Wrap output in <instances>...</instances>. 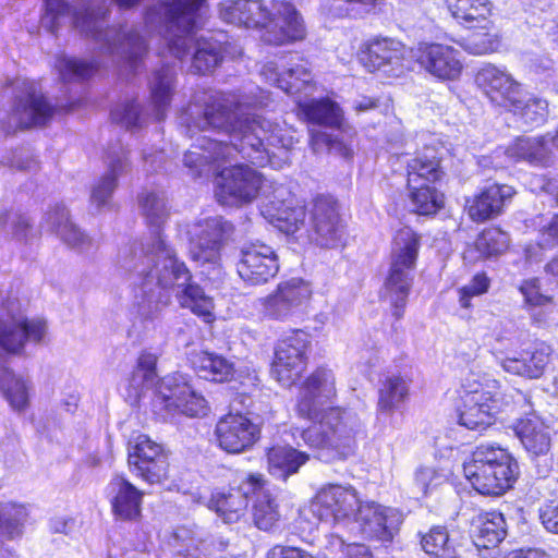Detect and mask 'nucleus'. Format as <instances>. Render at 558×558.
Returning a JSON list of instances; mask_svg holds the SVG:
<instances>
[{
  "mask_svg": "<svg viewBox=\"0 0 558 558\" xmlns=\"http://www.w3.org/2000/svg\"><path fill=\"white\" fill-rule=\"evenodd\" d=\"M302 393L298 397L295 412L299 417L312 423L302 428L300 437L315 456L326 462L344 461L357 448L356 430L348 421L344 407L319 408V399L331 401L337 398L336 377L332 369L322 364L316 366L298 383Z\"/></svg>",
  "mask_w": 558,
  "mask_h": 558,
  "instance_id": "nucleus-1",
  "label": "nucleus"
},
{
  "mask_svg": "<svg viewBox=\"0 0 558 558\" xmlns=\"http://www.w3.org/2000/svg\"><path fill=\"white\" fill-rule=\"evenodd\" d=\"M221 15L228 23L258 29L268 46H290L307 37L302 13L289 0H234L221 10Z\"/></svg>",
  "mask_w": 558,
  "mask_h": 558,
  "instance_id": "nucleus-2",
  "label": "nucleus"
},
{
  "mask_svg": "<svg viewBox=\"0 0 558 558\" xmlns=\"http://www.w3.org/2000/svg\"><path fill=\"white\" fill-rule=\"evenodd\" d=\"M230 135L236 141L235 145L207 138L199 146L204 153L187 151L184 155V163L189 168H196L226 162L236 149L252 163L264 166L270 160L269 147L279 142L271 123L259 117L235 119Z\"/></svg>",
  "mask_w": 558,
  "mask_h": 558,
  "instance_id": "nucleus-3",
  "label": "nucleus"
},
{
  "mask_svg": "<svg viewBox=\"0 0 558 558\" xmlns=\"http://www.w3.org/2000/svg\"><path fill=\"white\" fill-rule=\"evenodd\" d=\"M465 478L482 495L501 496L520 476L515 457L506 448L480 445L462 463Z\"/></svg>",
  "mask_w": 558,
  "mask_h": 558,
  "instance_id": "nucleus-4",
  "label": "nucleus"
},
{
  "mask_svg": "<svg viewBox=\"0 0 558 558\" xmlns=\"http://www.w3.org/2000/svg\"><path fill=\"white\" fill-rule=\"evenodd\" d=\"M395 250L383 283L384 298L388 300L396 320L403 318L408 298L412 291L413 271L416 268L422 235L409 226L399 228L393 235Z\"/></svg>",
  "mask_w": 558,
  "mask_h": 558,
  "instance_id": "nucleus-5",
  "label": "nucleus"
},
{
  "mask_svg": "<svg viewBox=\"0 0 558 558\" xmlns=\"http://www.w3.org/2000/svg\"><path fill=\"white\" fill-rule=\"evenodd\" d=\"M205 0H159L145 12V24L159 28L168 40L169 52L182 60L187 56L189 38L199 24V10Z\"/></svg>",
  "mask_w": 558,
  "mask_h": 558,
  "instance_id": "nucleus-6",
  "label": "nucleus"
},
{
  "mask_svg": "<svg viewBox=\"0 0 558 558\" xmlns=\"http://www.w3.org/2000/svg\"><path fill=\"white\" fill-rule=\"evenodd\" d=\"M109 15V10L102 7H95L88 3L83 10L77 9L73 13V24L90 36L96 41H104L109 51L122 48L126 51L128 63L135 69L137 62H142L148 52V46L136 31L123 32L121 27H102Z\"/></svg>",
  "mask_w": 558,
  "mask_h": 558,
  "instance_id": "nucleus-7",
  "label": "nucleus"
},
{
  "mask_svg": "<svg viewBox=\"0 0 558 558\" xmlns=\"http://www.w3.org/2000/svg\"><path fill=\"white\" fill-rule=\"evenodd\" d=\"M154 402L162 413L171 417L202 418L210 411L204 395L185 375L178 372L158 381Z\"/></svg>",
  "mask_w": 558,
  "mask_h": 558,
  "instance_id": "nucleus-8",
  "label": "nucleus"
},
{
  "mask_svg": "<svg viewBox=\"0 0 558 558\" xmlns=\"http://www.w3.org/2000/svg\"><path fill=\"white\" fill-rule=\"evenodd\" d=\"M312 335L304 328H291L275 343L269 365L270 376L281 386L292 387L303 377L308 365Z\"/></svg>",
  "mask_w": 558,
  "mask_h": 558,
  "instance_id": "nucleus-9",
  "label": "nucleus"
},
{
  "mask_svg": "<svg viewBox=\"0 0 558 558\" xmlns=\"http://www.w3.org/2000/svg\"><path fill=\"white\" fill-rule=\"evenodd\" d=\"M129 471L148 485H163L171 478L170 451L149 435H132L126 445Z\"/></svg>",
  "mask_w": 558,
  "mask_h": 558,
  "instance_id": "nucleus-10",
  "label": "nucleus"
},
{
  "mask_svg": "<svg viewBox=\"0 0 558 558\" xmlns=\"http://www.w3.org/2000/svg\"><path fill=\"white\" fill-rule=\"evenodd\" d=\"M458 393L461 400L458 423L471 430L486 429L504 407L502 395L485 389L474 374L462 379Z\"/></svg>",
  "mask_w": 558,
  "mask_h": 558,
  "instance_id": "nucleus-11",
  "label": "nucleus"
},
{
  "mask_svg": "<svg viewBox=\"0 0 558 558\" xmlns=\"http://www.w3.org/2000/svg\"><path fill=\"white\" fill-rule=\"evenodd\" d=\"M356 60L371 74L381 71L388 76L401 77L411 70L407 46L390 36L373 35L364 39L356 51Z\"/></svg>",
  "mask_w": 558,
  "mask_h": 558,
  "instance_id": "nucleus-12",
  "label": "nucleus"
},
{
  "mask_svg": "<svg viewBox=\"0 0 558 558\" xmlns=\"http://www.w3.org/2000/svg\"><path fill=\"white\" fill-rule=\"evenodd\" d=\"M159 250L162 255H145L140 262L138 286L143 290H151L158 287L170 290L180 284H185L194 279L186 263L179 258L175 250L159 240Z\"/></svg>",
  "mask_w": 558,
  "mask_h": 558,
  "instance_id": "nucleus-13",
  "label": "nucleus"
},
{
  "mask_svg": "<svg viewBox=\"0 0 558 558\" xmlns=\"http://www.w3.org/2000/svg\"><path fill=\"white\" fill-rule=\"evenodd\" d=\"M314 291L310 281L293 277L280 281L266 296L260 299L262 316L268 320L287 322L295 313L306 310Z\"/></svg>",
  "mask_w": 558,
  "mask_h": 558,
  "instance_id": "nucleus-14",
  "label": "nucleus"
},
{
  "mask_svg": "<svg viewBox=\"0 0 558 558\" xmlns=\"http://www.w3.org/2000/svg\"><path fill=\"white\" fill-rule=\"evenodd\" d=\"M267 480L262 473H248L238 486L219 488L211 492L207 508L223 522H239L247 512L250 494L257 495L265 489Z\"/></svg>",
  "mask_w": 558,
  "mask_h": 558,
  "instance_id": "nucleus-15",
  "label": "nucleus"
},
{
  "mask_svg": "<svg viewBox=\"0 0 558 558\" xmlns=\"http://www.w3.org/2000/svg\"><path fill=\"white\" fill-rule=\"evenodd\" d=\"M214 437L217 447L228 454L252 450L262 438V428L246 413L229 411L216 421Z\"/></svg>",
  "mask_w": 558,
  "mask_h": 558,
  "instance_id": "nucleus-16",
  "label": "nucleus"
},
{
  "mask_svg": "<svg viewBox=\"0 0 558 558\" xmlns=\"http://www.w3.org/2000/svg\"><path fill=\"white\" fill-rule=\"evenodd\" d=\"M263 184L262 173L247 165L238 163L218 172L216 195L222 205H243L257 197Z\"/></svg>",
  "mask_w": 558,
  "mask_h": 558,
  "instance_id": "nucleus-17",
  "label": "nucleus"
},
{
  "mask_svg": "<svg viewBox=\"0 0 558 558\" xmlns=\"http://www.w3.org/2000/svg\"><path fill=\"white\" fill-rule=\"evenodd\" d=\"M305 236L320 247L337 246L343 234L338 202L331 195L319 194L312 199Z\"/></svg>",
  "mask_w": 558,
  "mask_h": 558,
  "instance_id": "nucleus-18",
  "label": "nucleus"
},
{
  "mask_svg": "<svg viewBox=\"0 0 558 558\" xmlns=\"http://www.w3.org/2000/svg\"><path fill=\"white\" fill-rule=\"evenodd\" d=\"M514 434L526 450L531 468L538 478H546L554 466L550 452V437L543 422L534 414L519 418L514 424Z\"/></svg>",
  "mask_w": 558,
  "mask_h": 558,
  "instance_id": "nucleus-19",
  "label": "nucleus"
},
{
  "mask_svg": "<svg viewBox=\"0 0 558 558\" xmlns=\"http://www.w3.org/2000/svg\"><path fill=\"white\" fill-rule=\"evenodd\" d=\"M280 269L276 251L263 242L244 245L236 262V272L251 286H260L275 278Z\"/></svg>",
  "mask_w": 558,
  "mask_h": 558,
  "instance_id": "nucleus-20",
  "label": "nucleus"
},
{
  "mask_svg": "<svg viewBox=\"0 0 558 558\" xmlns=\"http://www.w3.org/2000/svg\"><path fill=\"white\" fill-rule=\"evenodd\" d=\"M364 501L352 485L328 484L315 496V506L319 517L333 522L354 519Z\"/></svg>",
  "mask_w": 558,
  "mask_h": 558,
  "instance_id": "nucleus-21",
  "label": "nucleus"
},
{
  "mask_svg": "<svg viewBox=\"0 0 558 558\" xmlns=\"http://www.w3.org/2000/svg\"><path fill=\"white\" fill-rule=\"evenodd\" d=\"M549 150L548 134L539 137L521 136L508 147H498L492 156L483 157L481 163L487 166L489 160L492 167L496 169L507 168L519 161L541 165L547 161Z\"/></svg>",
  "mask_w": 558,
  "mask_h": 558,
  "instance_id": "nucleus-22",
  "label": "nucleus"
},
{
  "mask_svg": "<svg viewBox=\"0 0 558 558\" xmlns=\"http://www.w3.org/2000/svg\"><path fill=\"white\" fill-rule=\"evenodd\" d=\"M59 111L57 105L41 92L31 88L15 98L12 116L16 120V129L24 131L44 128Z\"/></svg>",
  "mask_w": 558,
  "mask_h": 558,
  "instance_id": "nucleus-23",
  "label": "nucleus"
},
{
  "mask_svg": "<svg viewBox=\"0 0 558 558\" xmlns=\"http://www.w3.org/2000/svg\"><path fill=\"white\" fill-rule=\"evenodd\" d=\"M475 83L493 104L508 108L520 95V84L507 72L492 63L485 64L475 75Z\"/></svg>",
  "mask_w": 558,
  "mask_h": 558,
  "instance_id": "nucleus-24",
  "label": "nucleus"
},
{
  "mask_svg": "<svg viewBox=\"0 0 558 558\" xmlns=\"http://www.w3.org/2000/svg\"><path fill=\"white\" fill-rule=\"evenodd\" d=\"M395 510L376 501H364L353 519L367 541L391 543L396 527L392 524Z\"/></svg>",
  "mask_w": 558,
  "mask_h": 558,
  "instance_id": "nucleus-25",
  "label": "nucleus"
},
{
  "mask_svg": "<svg viewBox=\"0 0 558 558\" xmlns=\"http://www.w3.org/2000/svg\"><path fill=\"white\" fill-rule=\"evenodd\" d=\"M46 333L43 319L12 318L0 323V347L8 353L20 354L27 342L39 343Z\"/></svg>",
  "mask_w": 558,
  "mask_h": 558,
  "instance_id": "nucleus-26",
  "label": "nucleus"
},
{
  "mask_svg": "<svg viewBox=\"0 0 558 558\" xmlns=\"http://www.w3.org/2000/svg\"><path fill=\"white\" fill-rule=\"evenodd\" d=\"M111 512L116 521L137 522L142 519L144 492L124 475H116L110 481Z\"/></svg>",
  "mask_w": 558,
  "mask_h": 558,
  "instance_id": "nucleus-27",
  "label": "nucleus"
},
{
  "mask_svg": "<svg viewBox=\"0 0 558 558\" xmlns=\"http://www.w3.org/2000/svg\"><path fill=\"white\" fill-rule=\"evenodd\" d=\"M513 194V187L507 184L486 186L472 201H466L468 214L476 222L493 219L502 211Z\"/></svg>",
  "mask_w": 558,
  "mask_h": 558,
  "instance_id": "nucleus-28",
  "label": "nucleus"
},
{
  "mask_svg": "<svg viewBox=\"0 0 558 558\" xmlns=\"http://www.w3.org/2000/svg\"><path fill=\"white\" fill-rule=\"evenodd\" d=\"M298 111L310 124L343 130L344 113L340 105L329 97L312 98L298 102Z\"/></svg>",
  "mask_w": 558,
  "mask_h": 558,
  "instance_id": "nucleus-29",
  "label": "nucleus"
},
{
  "mask_svg": "<svg viewBox=\"0 0 558 558\" xmlns=\"http://www.w3.org/2000/svg\"><path fill=\"white\" fill-rule=\"evenodd\" d=\"M265 458L267 471L283 481L299 473L311 457L306 451L299 450L288 444H274L266 448Z\"/></svg>",
  "mask_w": 558,
  "mask_h": 558,
  "instance_id": "nucleus-30",
  "label": "nucleus"
},
{
  "mask_svg": "<svg viewBox=\"0 0 558 558\" xmlns=\"http://www.w3.org/2000/svg\"><path fill=\"white\" fill-rule=\"evenodd\" d=\"M506 535L507 523L501 512L481 513L471 522L470 537L478 550L496 548Z\"/></svg>",
  "mask_w": 558,
  "mask_h": 558,
  "instance_id": "nucleus-31",
  "label": "nucleus"
},
{
  "mask_svg": "<svg viewBox=\"0 0 558 558\" xmlns=\"http://www.w3.org/2000/svg\"><path fill=\"white\" fill-rule=\"evenodd\" d=\"M189 361L194 373L206 381L226 384L234 379V364L220 354L202 350L192 352Z\"/></svg>",
  "mask_w": 558,
  "mask_h": 558,
  "instance_id": "nucleus-32",
  "label": "nucleus"
},
{
  "mask_svg": "<svg viewBox=\"0 0 558 558\" xmlns=\"http://www.w3.org/2000/svg\"><path fill=\"white\" fill-rule=\"evenodd\" d=\"M550 349L545 344H535L512 356H506L501 365L508 373L529 378H538L543 375L548 363Z\"/></svg>",
  "mask_w": 558,
  "mask_h": 558,
  "instance_id": "nucleus-33",
  "label": "nucleus"
},
{
  "mask_svg": "<svg viewBox=\"0 0 558 558\" xmlns=\"http://www.w3.org/2000/svg\"><path fill=\"white\" fill-rule=\"evenodd\" d=\"M223 244L222 229L217 226L204 229L191 241L189 258L201 266L220 265Z\"/></svg>",
  "mask_w": 558,
  "mask_h": 558,
  "instance_id": "nucleus-34",
  "label": "nucleus"
},
{
  "mask_svg": "<svg viewBox=\"0 0 558 558\" xmlns=\"http://www.w3.org/2000/svg\"><path fill=\"white\" fill-rule=\"evenodd\" d=\"M174 86L175 73L168 64L154 72L149 83V98L157 121L165 119L174 96Z\"/></svg>",
  "mask_w": 558,
  "mask_h": 558,
  "instance_id": "nucleus-35",
  "label": "nucleus"
},
{
  "mask_svg": "<svg viewBox=\"0 0 558 558\" xmlns=\"http://www.w3.org/2000/svg\"><path fill=\"white\" fill-rule=\"evenodd\" d=\"M177 300L182 308L189 310L204 323L211 324L215 322L214 300L206 294L204 288L194 279L185 284H180Z\"/></svg>",
  "mask_w": 558,
  "mask_h": 558,
  "instance_id": "nucleus-36",
  "label": "nucleus"
},
{
  "mask_svg": "<svg viewBox=\"0 0 558 558\" xmlns=\"http://www.w3.org/2000/svg\"><path fill=\"white\" fill-rule=\"evenodd\" d=\"M407 185H437L445 178L441 158L436 155L417 154L407 163Z\"/></svg>",
  "mask_w": 558,
  "mask_h": 558,
  "instance_id": "nucleus-37",
  "label": "nucleus"
},
{
  "mask_svg": "<svg viewBox=\"0 0 558 558\" xmlns=\"http://www.w3.org/2000/svg\"><path fill=\"white\" fill-rule=\"evenodd\" d=\"M203 117L207 125L214 129H222L230 133L232 126L235 125L233 116L238 105L230 101L222 93L204 94Z\"/></svg>",
  "mask_w": 558,
  "mask_h": 558,
  "instance_id": "nucleus-38",
  "label": "nucleus"
},
{
  "mask_svg": "<svg viewBox=\"0 0 558 558\" xmlns=\"http://www.w3.org/2000/svg\"><path fill=\"white\" fill-rule=\"evenodd\" d=\"M412 378L401 374H392L385 377L378 389L377 409L383 413H392L399 404L410 397V384Z\"/></svg>",
  "mask_w": 558,
  "mask_h": 558,
  "instance_id": "nucleus-39",
  "label": "nucleus"
},
{
  "mask_svg": "<svg viewBox=\"0 0 558 558\" xmlns=\"http://www.w3.org/2000/svg\"><path fill=\"white\" fill-rule=\"evenodd\" d=\"M226 44L213 37H201L195 43L192 68L197 74L213 73L223 61Z\"/></svg>",
  "mask_w": 558,
  "mask_h": 558,
  "instance_id": "nucleus-40",
  "label": "nucleus"
},
{
  "mask_svg": "<svg viewBox=\"0 0 558 558\" xmlns=\"http://www.w3.org/2000/svg\"><path fill=\"white\" fill-rule=\"evenodd\" d=\"M510 236L500 228H487L477 236L474 247H469L462 254L465 263L473 260L474 254L477 252L485 258H492L505 253L509 246Z\"/></svg>",
  "mask_w": 558,
  "mask_h": 558,
  "instance_id": "nucleus-41",
  "label": "nucleus"
},
{
  "mask_svg": "<svg viewBox=\"0 0 558 558\" xmlns=\"http://www.w3.org/2000/svg\"><path fill=\"white\" fill-rule=\"evenodd\" d=\"M408 198L413 205L412 211L420 216H434L446 204L442 192L434 184L407 185Z\"/></svg>",
  "mask_w": 558,
  "mask_h": 558,
  "instance_id": "nucleus-42",
  "label": "nucleus"
},
{
  "mask_svg": "<svg viewBox=\"0 0 558 558\" xmlns=\"http://www.w3.org/2000/svg\"><path fill=\"white\" fill-rule=\"evenodd\" d=\"M251 515L254 526L259 531L271 533L280 525V507L270 493L254 498Z\"/></svg>",
  "mask_w": 558,
  "mask_h": 558,
  "instance_id": "nucleus-43",
  "label": "nucleus"
},
{
  "mask_svg": "<svg viewBox=\"0 0 558 558\" xmlns=\"http://www.w3.org/2000/svg\"><path fill=\"white\" fill-rule=\"evenodd\" d=\"M418 62L428 72L441 80H450L453 75L452 50L439 44H429L421 49Z\"/></svg>",
  "mask_w": 558,
  "mask_h": 558,
  "instance_id": "nucleus-44",
  "label": "nucleus"
},
{
  "mask_svg": "<svg viewBox=\"0 0 558 558\" xmlns=\"http://www.w3.org/2000/svg\"><path fill=\"white\" fill-rule=\"evenodd\" d=\"M489 13L488 0H456V23L462 29L488 28Z\"/></svg>",
  "mask_w": 558,
  "mask_h": 558,
  "instance_id": "nucleus-45",
  "label": "nucleus"
},
{
  "mask_svg": "<svg viewBox=\"0 0 558 558\" xmlns=\"http://www.w3.org/2000/svg\"><path fill=\"white\" fill-rule=\"evenodd\" d=\"M465 34L456 33V44L471 54H486L497 51L500 40L497 35L490 34L487 28L462 29Z\"/></svg>",
  "mask_w": 558,
  "mask_h": 558,
  "instance_id": "nucleus-46",
  "label": "nucleus"
},
{
  "mask_svg": "<svg viewBox=\"0 0 558 558\" xmlns=\"http://www.w3.org/2000/svg\"><path fill=\"white\" fill-rule=\"evenodd\" d=\"M28 518L26 506L16 502L0 505V535L7 539L19 537Z\"/></svg>",
  "mask_w": 558,
  "mask_h": 558,
  "instance_id": "nucleus-47",
  "label": "nucleus"
},
{
  "mask_svg": "<svg viewBox=\"0 0 558 558\" xmlns=\"http://www.w3.org/2000/svg\"><path fill=\"white\" fill-rule=\"evenodd\" d=\"M547 108L548 104L545 99L533 97L523 101L519 95L515 101L507 109L519 114L527 126L534 128L546 121Z\"/></svg>",
  "mask_w": 558,
  "mask_h": 558,
  "instance_id": "nucleus-48",
  "label": "nucleus"
},
{
  "mask_svg": "<svg viewBox=\"0 0 558 558\" xmlns=\"http://www.w3.org/2000/svg\"><path fill=\"white\" fill-rule=\"evenodd\" d=\"M307 209L303 205L282 206L278 209L272 222L278 230L287 235H295L307 226L305 222Z\"/></svg>",
  "mask_w": 558,
  "mask_h": 558,
  "instance_id": "nucleus-49",
  "label": "nucleus"
},
{
  "mask_svg": "<svg viewBox=\"0 0 558 558\" xmlns=\"http://www.w3.org/2000/svg\"><path fill=\"white\" fill-rule=\"evenodd\" d=\"M50 214L56 220V231L63 242L69 245H78L84 241L83 232L72 222L69 211L64 205H54Z\"/></svg>",
  "mask_w": 558,
  "mask_h": 558,
  "instance_id": "nucleus-50",
  "label": "nucleus"
},
{
  "mask_svg": "<svg viewBox=\"0 0 558 558\" xmlns=\"http://www.w3.org/2000/svg\"><path fill=\"white\" fill-rule=\"evenodd\" d=\"M449 541L446 529L434 526L422 537L421 544L425 553L434 558H452Z\"/></svg>",
  "mask_w": 558,
  "mask_h": 558,
  "instance_id": "nucleus-51",
  "label": "nucleus"
},
{
  "mask_svg": "<svg viewBox=\"0 0 558 558\" xmlns=\"http://www.w3.org/2000/svg\"><path fill=\"white\" fill-rule=\"evenodd\" d=\"M98 70V62L84 61L75 58L61 61V76L63 81H85L94 76Z\"/></svg>",
  "mask_w": 558,
  "mask_h": 558,
  "instance_id": "nucleus-52",
  "label": "nucleus"
},
{
  "mask_svg": "<svg viewBox=\"0 0 558 558\" xmlns=\"http://www.w3.org/2000/svg\"><path fill=\"white\" fill-rule=\"evenodd\" d=\"M492 280L485 271L476 272L468 284L459 290V302L461 307L472 306L471 300L488 292Z\"/></svg>",
  "mask_w": 558,
  "mask_h": 558,
  "instance_id": "nucleus-53",
  "label": "nucleus"
},
{
  "mask_svg": "<svg viewBox=\"0 0 558 558\" xmlns=\"http://www.w3.org/2000/svg\"><path fill=\"white\" fill-rule=\"evenodd\" d=\"M122 169L120 160L113 161L109 167V173L100 179L92 193L93 201L98 205H105L112 195L118 184V173Z\"/></svg>",
  "mask_w": 558,
  "mask_h": 558,
  "instance_id": "nucleus-54",
  "label": "nucleus"
},
{
  "mask_svg": "<svg viewBox=\"0 0 558 558\" xmlns=\"http://www.w3.org/2000/svg\"><path fill=\"white\" fill-rule=\"evenodd\" d=\"M158 355L148 350L140 352L131 373V379H140L141 383L153 381L158 376Z\"/></svg>",
  "mask_w": 558,
  "mask_h": 558,
  "instance_id": "nucleus-55",
  "label": "nucleus"
},
{
  "mask_svg": "<svg viewBox=\"0 0 558 558\" xmlns=\"http://www.w3.org/2000/svg\"><path fill=\"white\" fill-rule=\"evenodd\" d=\"M2 389L11 407L17 411L26 409L28 405V392L25 381L15 376L3 380Z\"/></svg>",
  "mask_w": 558,
  "mask_h": 558,
  "instance_id": "nucleus-56",
  "label": "nucleus"
},
{
  "mask_svg": "<svg viewBox=\"0 0 558 558\" xmlns=\"http://www.w3.org/2000/svg\"><path fill=\"white\" fill-rule=\"evenodd\" d=\"M141 207L149 226L160 227L169 215L154 192H148L142 197Z\"/></svg>",
  "mask_w": 558,
  "mask_h": 558,
  "instance_id": "nucleus-57",
  "label": "nucleus"
},
{
  "mask_svg": "<svg viewBox=\"0 0 558 558\" xmlns=\"http://www.w3.org/2000/svg\"><path fill=\"white\" fill-rule=\"evenodd\" d=\"M519 291L527 305L532 307L545 306L551 303V298L541 292V282L538 278L523 280Z\"/></svg>",
  "mask_w": 558,
  "mask_h": 558,
  "instance_id": "nucleus-58",
  "label": "nucleus"
},
{
  "mask_svg": "<svg viewBox=\"0 0 558 558\" xmlns=\"http://www.w3.org/2000/svg\"><path fill=\"white\" fill-rule=\"evenodd\" d=\"M141 107L135 99L124 104L123 108L112 112V118L126 129L140 126Z\"/></svg>",
  "mask_w": 558,
  "mask_h": 558,
  "instance_id": "nucleus-59",
  "label": "nucleus"
},
{
  "mask_svg": "<svg viewBox=\"0 0 558 558\" xmlns=\"http://www.w3.org/2000/svg\"><path fill=\"white\" fill-rule=\"evenodd\" d=\"M71 7L65 0H45V13L50 19V29L57 33L59 19L70 13Z\"/></svg>",
  "mask_w": 558,
  "mask_h": 558,
  "instance_id": "nucleus-60",
  "label": "nucleus"
},
{
  "mask_svg": "<svg viewBox=\"0 0 558 558\" xmlns=\"http://www.w3.org/2000/svg\"><path fill=\"white\" fill-rule=\"evenodd\" d=\"M539 519L546 531L558 534V498L549 500L539 509Z\"/></svg>",
  "mask_w": 558,
  "mask_h": 558,
  "instance_id": "nucleus-61",
  "label": "nucleus"
},
{
  "mask_svg": "<svg viewBox=\"0 0 558 558\" xmlns=\"http://www.w3.org/2000/svg\"><path fill=\"white\" fill-rule=\"evenodd\" d=\"M266 558H315V557L301 547L276 544L267 551Z\"/></svg>",
  "mask_w": 558,
  "mask_h": 558,
  "instance_id": "nucleus-62",
  "label": "nucleus"
},
{
  "mask_svg": "<svg viewBox=\"0 0 558 558\" xmlns=\"http://www.w3.org/2000/svg\"><path fill=\"white\" fill-rule=\"evenodd\" d=\"M311 143L313 146L331 149L333 147H340L342 140L324 131H314L311 133Z\"/></svg>",
  "mask_w": 558,
  "mask_h": 558,
  "instance_id": "nucleus-63",
  "label": "nucleus"
},
{
  "mask_svg": "<svg viewBox=\"0 0 558 558\" xmlns=\"http://www.w3.org/2000/svg\"><path fill=\"white\" fill-rule=\"evenodd\" d=\"M539 245L543 247L558 245V214L554 215L548 225L542 229Z\"/></svg>",
  "mask_w": 558,
  "mask_h": 558,
  "instance_id": "nucleus-64",
  "label": "nucleus"
}]
</instances>
